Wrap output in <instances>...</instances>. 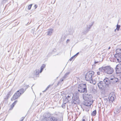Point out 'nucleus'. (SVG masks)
I'll return each instance as SVG.
<instances>
[{"label":"nucleus","mask_w":121,"mask_h":121,"mask_svg":"<svg viewBox=\"0 0 121 121\" xmlns=\"http://www.w3.org/2000/svg\"><path fill=\"white\" fill-rule=\"evenodd\" d=\"M94 74L93 71H89L86 73L85 77V79L87 81H90L91 83L93 84H95L96 83L95 80L92 79V76Z\"/></svg>","instance_id":"obj_2"},{"label":"nucleus","mask_w":121,"mask_h":121,"mask_svg":"<svg viewBox=\"0 0 121 121\" xmlns=\"http://www.w3.org/2000/svg\"><path fill=\"white\" fill-rule=\"evenodd\" d=\"M32 4H30L29 5L28 8V10H30V9L31 8L32 6Z\"/></svg>","instance_id":"obj_36"},{"label":"nucleus","mask_w":121,"mask_h":121,"mask_svg":"<svg viewBox=\"0 0 121 121\" xmlns=\"http://www.w3.org/2000/svg\"><path fill=\"white\" fill-rule=\"evenodd\" d=\"M92 104V103L91 102L89 101H86L84 103V105L86 106H90Z\"/></svg>","instance_id":"obj_18"},{"label":"nucleus","mask_w":121,"mask_h":121,"mask_svg":"<svg viewBox=\"0 0 121 121\" xmlns=\"http://www.w3.org/2000/svg\"><path fill=\"white\" fill-rule=\"evenodd\" d=\"M53 32V30L52 29H48V31L47 32V35H52Z\"/></svg>","instance_id":"obj_15"},{"label":"nucleus","mask_w":121,"mask_h":121,"mask_svg":"<svg viewBox=\"0 0 121 121\" xmlns=\"http://www.w3.org/2000/svg\"><path fill=\"white\" fill-rule=\"evenodd\" d=\"M13 93L11 91H9L7 95L4 98V99L6 100Z\"/></svg>","instance_id":"obj_14"},{"label":"nucleus","mask_w":121,"mask_h":121,"mask_svg":"<svg viewBox=\"0 0 121 121\" xmlns=\"http://www.w3.org/2000/svg\"><path fill=\"white\" fill-rule=\"evenodd\" d=\"M70 41V40L69 39H67V40L66 42L67 43H68Z\"/></svg>","instance_id":"obj_40"},{"label":"nucleus","mask_w":121,"mask_h":121,"mask_svg":"<svg viewBox=\"0 0 121 121\" xmlns=\"http://www.w3.org/2000/svg\"><path fill=\"white\" fill-rule=\"evenodd\" d=\"M73 94L72 93H71L70 94L68 95L67 97H66V99H67L68 100H70V99L72 98L73 99Z\"/></svg>","instance_id":"obj_17"},{"label":"nucleus","mask_w":121,"mask_h":121,"mask_svg":"<svg viewBox=\"0 0 121 121\" xmlns=\"http://www.w3.org/2000/svg\"><path fill=\"white\" fill-rule=\"evenodd\" d=\"M17 102V100H16L14 101V102H13L11 106V108H10L9 110H11L12 109L13 107L16 104Z\"/></svg>","instance_id":"obj_19"},{"label":"nucleus","mask_w":121,"mask_h":121,"mask_svg":"<svg viewBox=\"0 0 121 121\" xmlns=\"http://www.w3.org/2000/svg\"><path fill=\"white\" fill-rule=\"evenodd\" d=\"M116 52L117 54H121V49H117L116 50Z\"/></svg>","instance_id":"obj_27"},{"label":"nucleus","mask_w":121,"mask_h":121,"mask_svg":"<svg viewBox=\"0 0 121 121\" xmlns=\"http://www.w3.org/2000/svg\"><path fill=\"white\" fill-rule=\"evenodd\" d=\"M53 84H52L50 85H49L45 89V90H44L43 91V92H45L48 89V88L49 87H51V86H53Z\"/></svg>","instance_id":"obj_29"},{"label":"nucleus","mask_w":121,"mask_h":121,"mask_svg":"<svg viewBox=\"0 0 121 121\" xmlns=\"http://www.w3.org/2000/svg\"><path fill=\"white\" fill-rule=\"evenodd\" d=\"M121 111V106L120 107H116L114 111V113L116 114H117Z\"/></svg>","instance_id":"obj_11"},{"label":"nucleus","mask_w":121,"mask_h":121,"mask_svg":"<svg viewBox=\"0 0 121 121\" xmlns=\"http://www.w3.org/2000/svg\"><path fill=\"white\" fill-rule=\"evenodd\" d=\"M114 57L115 60H117L118 62H121V54H117L114 55Z\"/></svg>","instance_id":"obj_9"},{"label":"nucleus","mask_w":121,"mask_h":121,"mask_svg":"<svg viewBox=\"0 0 121 121\" xmlns=\"http://www.w3.org/2000/svg\"><path fill=\"white\" fill-rule=\"evenodd\" d=\"M17 102V100H16L14 101V102H13L11 106V108H10L9 110H11L12 109L13 107L16 104Z\"/></svg>","instance_id":"obj_20"},{"label":"nucleus","mask_w":121,"mask_h":121,"mask_svg":"<svg viewBox=\"0 0 121 121\" xmlns=\"http://www.w3.org/2000/svg\"><path fill=\"white\" fill-rule=\"evenodd\" d=\"M35 9L37 8V5H35Z\"/></svg>","instance_id":"obj_43"},{"label":"nucleus","mask_w":121,"mask_h":121,"mask_svg":"<svg viewBox=\"0 0 121 121\" xmlns=\"http://www.w3.org/2000/svg\"><path fill=\"white\" fill-rule=\"evenodd\" d=\"M104 82L105 85H106V86L107 89L109 87V85L111 84V81L110 79H109L107 78H105L104 80Z\"/></svg>","instance_id":"obj_6"},{"label":"nucleus","mask_w":121,"mask_h":121,"mask_svg":"<svg viewBox=\"0 0 121 121\" xmlns=\"http://www.w3.org/2000/svg\"><path fill=\"white\" fill-rule=\"evenodd\" d=\"M46 118H44L42 119V121H48L49 120H48Z\"/></svg>","instance_id":"obj_35"},{"label":"nucleus","mask_w":121,"mask_h":121,"mask_svg":"<svg viewBox=\"0 0 121 121\" xmlns=\"http://www.w3.org/2000/svg\"><path fill=\"white\" fill-rule=\"evenodd\" d=\"M50 121H60V119L56 117H52L50 118Z\"/></svg>","instance_id":"obj_13"},{"label":"nucleus","mask_w":121,"mask_h":121,"mask_svg":"<svg viewBox=\"0 0 121 121\" xmlns=\"http://www.w3.org/2000/svg\"><path fill=\"white\" fill-rule=\"evenodd\" d=\"M97 74L98 75H100V73L99 71H98L97 72Z\"/></svg>","instance_id":"obj_39"},{"label":"nucleus","mask_w":121,"mask_h":121,"mask_svg":"<svg viewBox=\"0 0 121 121\" xmlns=\"http://www.w3.org/2000/svg\"><path fill=\"white\" fill-rule=\"evenodd\" d=\"M78 91L80 93L86 92V85L82 84H79L78 87Z\"/></svg>","instance_id":"obj_3"},{"label":"nucleus","mask_w":121,"mask_h":121,"mask_svg":"<svg viewBox=\"0 0 121 121\" xmlns=\"http://www.w3.org/2000/svg\"><path fill=\"white\" fill-rule=\"evenodd\" d=\"M116 29H115V31H116Z\"/></svg>","instance_id":"obj_47"},{"label":"nucleus","mask_w":121,"mask_h":121,"mask_svg":"<svg viewBox=\"0 0 121 121\" xmlns=\"http://www.w3.org/2000/svg\"><path fill=\"white\" fill-rule=\"evenodd\" d=\"M96 111L95 110L93 112L91 115L92 116H95L96 115Z\"/></svg>","instance_id":"obj_32"},{"label":"nucleus","mask_w":121,"mask_h":121,"mask_svg":"<svg viewBox=\"0 0 121 121\" xmlns=\"http://www.w3.org/2000/svg\"><path fill=\"white\" fill-rule=\"evenodd\" d=\"M99 63V61H97V62L95 61V64L97 63Z\"/></svg>","instance_id":"obj_44"},{"label":"nucleus","mask_w":121,"mask_h":121,"mask_svg":"<svg viewBox=\"0 0 121 121\" xmlns=\"http://www.w3.org/2000/svg\"><path fill=\"white\" fill-rule=\"evenodd\" d=\"M76 91L74 93V94H73V97L74 96L75 97H77V96H78V95H79V93L78 92V91Z\"/></svg>","instance_id":"obj_24"},{"label":"nucleus","mask_w":121,"mask_h":121,"mask_svg":"<svg viewBox=\"0 0 121 121\" xmlns=\"http://www.w3.org/2000/svg\"><path fill=\"white\" fill-rule=\"evenodd\" d=\"M21 93L19 92V91H17L13 95V97L11 99V100H13L17 99L21 95Z\"/></svg>","instance_id":"obj_7"},{"label":"nucleus","mask_w":121,"mask_h":121,"mask_svg":"<svg viewBox=\"0 0 121 121\" xmlns=\"http://www.w3.org/2000/svg\"><path fill=\"white\" fill-rule=\"evenodd\" d=\"M99 70L101 72L108 74H112L114 71L113 69L110 66H102L99 68Z\"/></svg>","instance_id":"obj_1"},{"label":"nucleus","mask_w":121,"mask_h":121,"mask_svg":"<svg viewBox=\"0 0 121 121\" xmlns=\"http://www.w3.org/2000/svg\"><path fill=\"white\" fill-rule=\"evenodd\" d=\"M82 121H85V119H83L82 120Z\"/></svg>","instance_id":"obj_45"},{"label":"nucleus","mask_w":121,"mask_h":121,"mask_svg":"<svg viewBox=\"0 0 121 121\" xmlns=\"http://www.w3.org/2000/svg\"><path fill=\"white\" fill-rule=\"evenodd\" d=\"M39 72V69H36L34 71V74L35 75H38Z\"/></svg>","instance_id":"obj_26"},{"label":"nucleus","mask_w":121,"mask_h":121,"mask_svg":"<svg viewBox=\"0 0 121 121\" xmlns=\"http://www.w3.org/2000/svg\"><path fill=\"white\" fill-rule=\"evenodd\" d=\"M110 47H109L108 48V49H110Z\"/></svg>","instance_id":"obj_46"},{"label":"nucleus","mask_w":121,"mask_h":121,"mask_svg":"<svg viewBox=\"0 0 121 121\" xmlns=\"http://www.w3.org/2000/svg\"><path fill=\"white\" fill-rule=\"evenodd\" d=\"M45 65L44 64H43L42 65L41 67V70L40 72V73H41L42 72L44 68L45 67Z\"/></svg>","instance_id":"obj_30"},{"label":"nucleus","mask_w":121,"mask_h":121,"mask_svg":"<svg viewBox=\"0 0 121 121\" xmlns=\"http://www.w3.org/2000/svg\"><path fill=\"white\" fill-rule=\"evenodd\" d=\"M17 102V100H16L14 101V102H13L11 106V108H10L9 110H11L12 109L13 107L16 104Z\"/></svg>","instance_id":"obj_21"},{"label":"nucleus","mask_w":121,"mask_h":121,"mask_svg":"<svg viewBox=\"0 0 121 121\" xmlns=\"http://www.w3.org/2000/svg\"><path fill=\"white\" fill-rule=\"evenodd\" d=\"M111 83L114 84L117 82L118 80V78H110Z\"/></svg>","instance_id":"obj_12"},{"label":"nucleus","mask_w":121,"mask_h":121,"mask_svg":"<svg viewBox=\"0 0 121 121\" xmlns=\"http://www.w3.org/2000/svg\"><path fill=\"white\" fill-rule=\"evenodd\" d=\"M116 69L117 73H121V64H119L117 65L116 67Z\"/></svg>","instance_id":"obj_10"},{"label":"nucleus","mask_w":121,"mask_h":121,"mask_svg":"<svg viewBox=\"0 0 121 121\" xmlns=\"http://www.w3.org/2000/svg\"><path fill=\"white\" fill-rule=\"evenodd\" d=\"M98 85L99 89L102 90L106 91L108 89L106 86L102 81H100L98 83Z\"/></svg>","instance_id":"obj_4"},{"label":"nucleus","mask_w":121,"mask_h":121,"mask_svg":"<svg viewBox=\"0 0 121 121\" xmlns=\"http://www.w3.org/2000/svg\"><path fill=\"white\" fill-rule=\"evenodd\" d=\"M51 116V115L49 113H45L44 116V117L46 118L48 120L50 119V117Z\"/></svg>","instance_id":"obj_16"},{"label":"nucleus","mask_w":121,"mask_h":121,"mask_svg":"<svg viewBox=\"0 0 121 121\" xmlns=\"http://www.w3.org/2000/svg\"><path fill=\"white\" fill-rule=\"evenodd\" d=\"M24 117H22V119L20 121H23L24 120Z\"/></svg>","instance_id":"obj_41"},{"label":"nucleus","mask_w":121,"mask_h":121,"mask_svg":"<svg viewBox=\"0 0 121 121\" xmlns=\"http://www.w3.org/2000/svg\"><path fill=\"white\" fill-rule=\"evenodd\" d=\"M115 98V95L114 93L112 92L110 93L108 97L109 101L112 102L114 100Z\"/></svg>","instance_id":"obj_8"},{"label":"nucleus","mask_w":121,"mask_h":121,"mask_svg":"<svg viewBox=\"0 0 121 121\" xmlns=\"http://www.w3.org/2000/svg\"><path fill=\"white\" fill-rule=\"evenodd\" d=\"M79 54V52H78L76 54L74 55V56L75 57H76L78 54Z\"/></svg>","instance_id":"obj_38"},{"label":"nucleus","mask_w":121,"mask_h":121,"mask_svg":"<svg viewBox=\"0 0 121 121\" xmlns=\"http://www.w3.org/2000/svg\"><path fill=\"white\" fill-rule=\"evenodd\" d=\"M70 73L68 72L66 73L64 75L63 77V79H65L68 77V76L69 75Z\"/></svg>","instance_id":"obj_28"},{"label":"nucleus","mask_w":121,"mask_h":121,"mask_svg":"<svg viewBox=\"0 0 121 121\" xmlns=\"http://www.w3.org/2000/svg\"><path fill=\"white\" fill-rule=\"evenodd\" d=\"M64 79H63H63H61L60 80V82H61Z\"/></svg>","instance_id":"obj_42"},{"label":"nucleus","mask_w":121,"mask_h":121,"mask_svg":"<svg viewBox=\"0 0 121 121\" xmlns=\"http://www.w3.org/2000/svg\"><path fill=\"white\" fill-rule=\"evenodd\" d=\"M24 87H26L25 89L26 90V89H27L29 87V85H26L25 86H24Z\"/></svg>","instance_id":"obj_37"},{"label":"nucleus","mask_w":121,"mask_h":121,"mask_svg":"<svg viewBox=\"0 0 121 121\" xmlns=\"http://www.w3.org/2000/svg\"><path fill=\"white\" fill-rule=\"evenodd\" d=\"M89 31V30L88 29V28H86L84 30H83L82 32V33L83 34H86Z\"/></svg>","instance_id":"obj_22"},{"label":"nucleus","mask_w":121,"mask_h":121,"mask_svg":"<svg viewBox=\"0 0 121 121\" xmlns=\"http://www.w3.org/2000/svg\"><path fill=\"white\" fill-rule=\"evenodd\" d=\"M89 96V95L87 94H84L83 95V99L85 100H86L87 99H88L89 98V97H88Z\"/></svg>","instance_id":"obj_23"},{"label":"nucleus","mask_w":121,"mask_h":121,"mask_svg":"<svg viewBox=\"0 0 121 121\" xmlns=\"http://www.w3.org/2000/svg\"><path fill=\"white\" fill-rule=\"evenodd\" d=\"M26 90V89L24 90L23 88H22L19 90V93H21V95Z\"/></svg>","instance_id":"obj_25"},{"label":"nucleus","mask_w":121,"mask_h":121,"mask_svg":"<svg viewBox=\"0 0 121 121\" xmlns=\"http://www.w3.org/2000/svg\"><path fill=\"white\" fill-rule=\"evenodd\" d=\"M94 23L93 22L90 25L88 26H87V28H88V29L89 30L90 29H91V27L93 25V24Z\"/></svg>","instance_id":"obj_31"},{"label":"nucleus","mask_w":121,"mask_h":121,"mask_svg":"<svg viewBox=\"0 0 121 121\" xmlns=\"http://www.w3.org/2000/svg\"><path fill=\"white\" fill-rule=\"evenodd\" d=\"M80 102L78 96L73 97L71 101L72 104H77L80 103Z\"/></svg>","instance_id":"obj_5"},{"label":"nucleus","mask_w":121,"mask_h":121,"mask_svg":"<svg viewBox=\"0 0 121 121\" xmlns=\"http://www.w3.org/2000/svg\"><path fill=\"white\" fill-rule=\"evenodd\" d=\"M120 27V26L119 25H117V28L116 29L118 31H119Z\"/></svg>","instance_id":"obj_33"},{"label":"nucleus","mask_w":121,"mask_h":121,"mask_svg":"<svg viewBox=\"0 0 121 121\" xmlns=\"http://www.w3.org/2000/svg\"><path fill=\"white\" fill-rule=\"evenodd\" d=\"M75 58V57L74 56H73L72 57L69 59L70 61H71L72 60H73Z\"/></svg>","instance_id":"obj_34"}]
</instances>
